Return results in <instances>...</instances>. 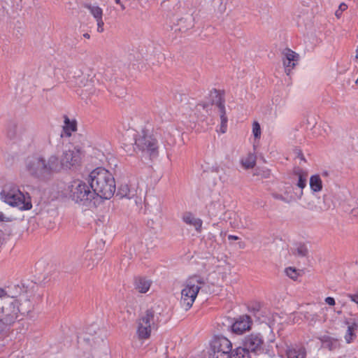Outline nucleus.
<instances>
[{
    "instance_id": "obj_1",
    "label": "nucleus",
    "mask_w": 358,
    "mask_h": 358,
    "mask_svg": "<svg viewBox=\"0 0 358 358\" xmlns=\"http://www.w3.org/2000/svg\"><path fill=\"white\" fill-rule=\"evenodd\" d=\"M25 169L31 177L46 181L61 171V165L59 164V158L55 155L48 158L36 155L26 159Z\"/></svg>"
},
{
    "instance_id": "obj_2",
    "label": "nucleus",
    "mask_w": 358,
    "mask_h": 358,
    "mask_svg": "<svg viewBox=\"0 0 358 358\" xmlns=\"http://www.w3.org/2000/svg\"><path fill=\"white\" fill-rule=\"evenodd\" d=\"M90 183L94 195L109 199L115 192L116 185L113 174L102 167H98L90 174Z\"/></svg>"
},
{
    "instance_id": "obj_3",
    "label": "nucleus",
    "mask_w": 358,
    "mask_h": 358,
    "mask_svg": "<svg viewBox=\"0 0 358 358\" xmlns=\"http://www.w3.org/2000/svg\"><path fill=\"white\" fill-rule=\"evenodd\" d=\"M3 201L20 210H27L32 208L31 198L28 193L24 194L14 185H6L0 193Z\"/></svg>"
},
{
    "instance_id": "obj_4",
    "label": "nucleus",
    "mask_w": 358,
    "mask_h": 358,
    "mask_svg": "<svg viewBox=\"0 0 358 358\" xmlns=\"http://www.w3.org/2000/svg\"><path fill=\"white\" fill-rule=\"evenodd\" d=\"M204 284V280L200 275H193L187 279L181 290L180 301L185 310H188L192 306L200 289Z\"/></svg>"
},
{
    "instance_id": "obj_5",
    "label": "nucleus",
    "mask_w": 358,
    "mask_h": 358,
    "mask_svg": "<svg viewBox=\"0 0 358 358\" xmlns=\"http://www.w3.org/2000/svg\"><path fill=\"white\" fill-rule=\"evenodd\" d=\"M210 358H231L232 344L224 336L215 337L210 343Z\"/></svg>"
},
{
    "instance_id": "obj_6",
    "label": "nucleus",
    "mask_w": 358,
    "mask_h": 358,
    "mask_svg": "<svg viewBox=\"0 0 358 358\" xmlns=\"http://www.w3.org/2000/svg\"><path fill=\"white\" fill-rule=\"evenodd\" d=\"M69 188L71 196L76 203H85L94 198V192L91 190L90 185L81 180L73 181Z\"/></svg>"
},
{
    "instance_id": "obj_7",
    "label": "nucleus",
    "mask_w": 358,
    "mask_h": 358,
    "mask_svg": "<svg viewBox=\"0 0 358 358\" xmlns=\"http://www.w3.org/2000/svg\"><path fill=\"white\" fill-rule=\"evenodd\" d=\"M135 145L140 150L147 152L150 155H155L157 152V140L148 131L142 130L137 134Z\"/></svg>"
},
{
    "instance_id": "obj_8",
    "label": "nucleus",
    "mask_w": 358,
    "mask_h": 358,
    "mask_svg": "<svg viewBox=\"0 0 358 358\" xmlns=\"http://www.w3.org/2000/svg\"><path fill=\"white\" fill-rule=\"evenodd\" d=\"M19 312V308L15 300L10 299L9 302L1 308L0 322L6 326L13 324L17 319Z\"/></svg>"
},
{
    "instance_id": "obj_9",
    "label": "nucleus",
    "mask_w": 358,
    "mask_h": 358,
    "mask_svg": "<svg viewBox=\"0 0 358 358\" xmlns=\"http://www.w3.org/2000/svg\"><path fill=\"white\" fill-rule=\"evenodd\" d=\"M81 159L80 150L79 148L74 147L73 149L64 150L59 159V164L62 169H71L78 165Z\"/></svg>"
},
{
    "instance_id": "obj_10",
    "label": "nucleus",
    "mask_w": 358,
    "mask_h": 358,
    "mask_svg": "<svg viewBox=\"0 0 358 358\" xmlns=\"http://www.w3.org/2000/svg\"><path fill=\"white\" fill-rule=\"evenodd\" d=\"M243 346L252 355H257L263 352L264 339L260 334H251L244 338Z\"/></svg>"
},
{
    "instance_id": "obj_11",
    "label": "nucleus",
    "mask_w": 358,
    "mask_h": 358,
    "mask_svg": "<svg viewBox=\"0 0 358 358\" xmlns=\"http://www.w3.org/2000/svg\"><path fill=\"white\" fill-rule=\"evenodd\" d=\"M7 136L10 140L23 141L29 136L28 127L22 123L11 122L8 126Z\"/></svg>"
},
{
    "instance_id": "obj_12",
    "label": "nucleus",
    "mask_w": 358,
    "mask_h": 358,
    "mask_svg": "<svg viewBox=\"0 0 358 358\" xmlns=\"http://www.w3.org/2000/svg\"><path fill=\"white\" fill-rule=\"evenodd\" d=\"M305 204L303 207L310 211L321 213L327 210L330 208L328 199L326 196H323L322 201L320 198L317 199L313 198H307L304 200Z\"/></svg>"
},
{
    "instance_id": "obj_13",
    "label": "nucleus",
    "mask_w": 358,
    "mask_h": 358,
    "mask_svg": "<svg viewBox=\"0 0 358 358\" xmlns=\"http://www.w3.org/2000/svg\"><path fill=\"white\" fill-rule=\"evenodd\" d=\"M252 321L251 317L247 315L238 317L231 325L232 331L236 334H243L251 328Z\"/></svg>"
},
{
    "instance_id": "obj_14",
    "label": "nucleus",
    "mask_w": 358,
    "mask_h": 358,
    "mask_svg": "<svg viewBox=\"0 0 358 358\" xmlns=\"http://www.w3.org/2000/svg\"><path fill=\"white\" fill-rule=\"evenodd\" d=\"M283 65L287 75H289L292 69L296 66V62L299 60V56L293 50L287 48L283 52Z\"/></svg>"
},
{
    "instance_id": "obj_15",
    "label": "nucleus",
    "mask_w": 358,
    "mask_h": 358,
    "mask_svg": "<svg viewBox=\"0 0 358 358\" xmlns=\"http://www.w3.org/2000/svg\"><path fill=\"white\" fill-rule=\"evenodd\" d=\"M294 175L297 177L296 185L301 189L299 193L296 194V197L298 199H301L303 195V189L307 185L308 172L307 171L297 168L294 170Z\"/></svg>"
},
{
    "instance_id": "obj_16",
    "label": "nucleus",
    "mask_w": 358,
    "mask_h": 358,
    "mask_svg": "<svg viewBox=\"0 0 358 358\" xmlns=\"http://www.w3.org/2000/svg\"><path fill=\"white\" fill-rule=\"evenodd\" d=\"M287 358H306V350L302 345L294 344L286 346Z\"/></svg>"
},
{
    "instance_id": "obj_17",
    "label": "nucleus",
    "mask_w": 358,
    "mask_h": 358,
    "mask_svg": "<svg viewBox=\"0 0 358 358\" xmlns=\"http://www.w3.org/2000/svg\"><path fill=\"white\" fill-rule=\"evenodd\" d=\"M182 219L187 224L194 227L197 232L201 231L203 221L200 218L196 217L192 213H185Z\"/></svg>"
},
{
    "instance_id": "obj_18",
    "label": "nucleus",
    "mask_w": 358,
    "mask_h": 358,
    "mask_svg": "<svg viewBox=\"0 0 358 358\" xmlns=\"http://www.w3.org/2000/svg\"><path fill=\"white\" fill-rule=\"evenodd\" d=\"M100 330L96 327V326L92 325L91 327L87 329V331L85 334L84 337V340L91 345H94L96 343H99V341H103V338L99 335L98 336H94L93 333L95 334H98Z\"/></svg>"
},
{
    "instance_id": "obj_19",
    "label": "nucleus",
    "mask_w": 358,
    "mask_h": 358,
    "mask_svg": "<svg viewBox=\"0 0 358 358\" xmlns=\"http://www.w3.org/2000/svg\"><path fill=\"white\" fill-rule=\"evenodd\" d=\"M64 124L62 136L70 137L72 132L77 130V122L76 120H70L67 115H64Z\"/></svg>"
},
{
    "instance_id": "obj_20",
    "label": "nucleus",
    "mask_w": 358,
    "mask_h": 358,
    "mask_svg": "<svg viewBox=\"0 0 358 358\" xmlns=\"http://www.w3.org/2000/svg\"><path fill=\"white\" fill-rule=\"evenodd\" d=\"M152 282L150 280L143 277H137L134 279V288L140 293H146L150 286Z\"/></svg>"
},
{
    "instance_id": "obj_21",
    "label": "nucleus",
    "mask_w": 358,
    "mask_h": 358,
    "mask_svg": "<svg viewBox=\"0 0 358 358\" xmlns=\"http://www.w3.org/2000/svg\"><path fill=\"white\" fill-rule=\"evenodd\" d=\"M141 319L152 325L154 327H157L159 322V317L155 314V310L152 308L148 309L140 317Z\"/></svg>"
},
{
    "instance_id": "obj_22",
    "label": "nucleus",
    "mask_w": 358,
    "mask_h": 358,
    "mask_svg": "<svg viewBox=\"0 0 358 358\" xmlns=\"http://www.w3.org/2000/svg\"><path fill=\"white\" fill-rule=\"evenodd\" d=\"M217 106L220 112V119H221V125H220V131L224 134L227 130V117L226 116V111L224 101L221 99L217 103Z\"/></svg>"
},
{
    "instance_id": "obj_23",
    "label": "nucleus",
    "mask_w": 358,
    "mask_h": 358,
    "mask_svg": "<svg viewBox=\"0 0 358 358\" xmlns=\"http://www.w3.org/2000/svg\"><path fill=\"white\" fill-rule=\"evenodd\" d=\"M322 187V181L319 175L315 174L310 178V187L313 192H320Z\"/></svg>"
},
{
    "instance_id": "obj_24",
    "label": "nucleus",
    "mask_w": 358,
    "mask_h": 358,
    "mask_svg": "<svg viewBox=\"0 0 358 358\" xmlns=\"http://www.w3.org/2000/svg\"><path fill=\"white\" fill-rule=\"evenodd\" d=\"M135 195L134 192L131 190L127 184L121 185L117 192L116 196L120 198L131 199Z\"/></svg>"
},
{
    "instance_id": "obj_25",
    "label": "nucleus",
    "mask_w": 358,
    "mask_h": 358,
    "mask_svg": "<svg viewBox=\"0 0 358 358\" xmlns=\"http://www.w3.org/2000/svg\"><path fill=\"white\" fill-rule=\"evenodd\" d=\"M252 353L243 346L238 347L231 352V358H252Z\"/></svg>"
},
{
    "instance_id": "obj_26",
    "label": "nucleus",
    "mask_w": 358,
    "mask_h": 358,
    "mask_svg": "<svg viewBox=\"0 0 358 358\" xmlns=\"http://www.w3.org/2000/svg\"><path fill=\"white\" fill-rule=\"evenodd\" d=\"M84 7L89 10L90 13L95 20L103 17V10L99 6L85 3Z\"/></svg>"
},
{
    "instance_id": "obj_27",
    "label": "nucleus",
    "mask_w": 358,
    "mask_h": 358,
    "mask_svg": "<svg viewBox=\"0 0 358 358\" xmlns=\"http://www.w3.org/2000/svg\"><path fill=\"white\" fill-rule=\"evenodd\" d=\"M152 329L148 328L142 324H138L137 326V336L139 339L145 340L150 338Z\"/></svg>"
},
{
    "instance_id": "obj_28",
    "label": "nucleus",
    "mask_w": 358,
    "mask_h": 358,
    "mask_svg": "<svg viewBox=\"0 0 358 358\" xmlns=\"http://www.w3.org/2000/svg\"><path fill=\"white\" fill-rule=\"evenodd\" d=\"M95 259L93 258L92 252H87L84 254V261L83 266L87 269H92L96 265Z\"/></svg>"
},
{
    "instance_id": "obj_29",
    "label": "nucleus",
    "mask_w": 358,
    "mask_h": 358,
    "mask_svg": "<svg viewBox=\"0 0 358 358\" xmlns=\"http://www.w3.org/2000/svg\"><path fill=\"white\" fill-rule=\"evenodd\" d=\"M243 166L246 169H252L256 164V157L253 154H248V156L241 160Z\"/></svg>"
},
{
    "instance_id": "obj_30",
    "label": "nucleus",
    "mask_w": 358,
    "mask_h": 358,
    "mask_svg": "<svg viewBox=\"0 0 358 358\" xmlns=\"http://www.w3.org/2000/svg\"><path fill=\"white\" fill-rule=\"evenodd\" d=\"M356 329L357 325L355 324L348 326L347 334L345 336V341L348 343H350L352 340V336H354V332Z\"/></svg>"
},
{
    "instance_id": "obj_31",
    "label": "nucleus",
    "mask_w": 358,
    "mask_h": 358,
    "mask_svg": "<svg viewBox=\"0 0 358 358\" xmlns=\"http://www.w3.org/2000/svg\"><path fill=\"white\" fill-rule=\"evenodd\" d=\"M285 273L289 278L294 280H296L299 275L298 271L294 267L286 268Z\"/></svg>"
},
{
    "instance_id": "obj_32",
    "label": "nucleus",
    "mask_w": 358,
    "mask_h": 358,
    "mask_svg": "<svg viewBox=\"0 0 358 358\" xmlns=\"http://www.w3.org/2000/svg\"><path fill=\"white\" fill-rule=\"evenodd\" d=\"M252 134L255 139H259L261 137V127L258 122L255 121L252 124Z\"/></svg>"
},
{
    "instance_id": "obj_33",
    "label": "nucleus",
    "mask_w": 358,
    "mask_h": 358,
    "mask_svg": "<svg viewBox=\"0 0 358 358\" xmlns=\"http://www.w3.org/2000/svg\"><path fill=\"white\" fill-rule=\"evenodd\" d=\"M307 253L308 250L304 244H299V245H297L295 254L301 257H305L307 255Z\"/></svg>"
},
{
    "instance_id": "obj_34",
    "label": "nucleus",
    "mask_w": 358,
    "mask_h": 358,
    "mask_svg": "<svg viewBox=\"0 0 358 358\" xmlns=\"http://www.w3.org/2000/svg\"><path fill=\"white\" fill-rule=\"evenodd\" d=\"M97 24V31L99 33H102L104 31V22L103 20V17L96 20Z\"/></svg>"
},
{
    "instance_id": "obj_35",
    "label": "nucleus",
    "mask_w": 358,
    "mask_h": 358,
    "mask_svg": "<svg viewBox=\"0 0 358 358\" xmlns=\"http://www.w3.org/2000/svg\"><path fill=\"white\" fill-rule=\"evenodd\" d=\"M271 195H272L273 198H274L275 199L280 200V201H285L286 203H289L291 201V200L286 199L282 194H278L277 192H273L271 194Z\"/></svg>"
},
{
    "instance_id": "obj_36",
    "label": "nucleus",
    "mask_w": 358,
    "mask_h": 358,
    "mask_svg": "<svg viewBox=\"0 0 358 358\" xmlns=\"http://www.w3.org/2000/svg\"><path fill=\"white\" fill-rule=\"evenodd\" d=\"M137 324H142V325L145 326V327H147L148 328H150V329H154L155 328L154 327H152V325L149 324L148 323H147L146 322H145L143 320L141 319L140 317L138 320Z\"/></svg>"
},
{
    "instance_id": "obj_37",
    "label": "nucleus",
    "mask_w": 358,
    "mask_h": 358,
    "mask_svg": "<svg viewBox=\"0 0 358 358\" xmlns=\"http://www.w3.org/2000/svg\"><path fill=\"white\" fill-rule=\"evenodd\" d=\"M325 302L329 306L335 305V300L334 298L328 296L325 299Z\"/></svg>"
},
{
    "instance_id": "obj_38",
    "label": "nucleus",
    "mask_w": 358,
    "mask_h": 358,
    "mask_svg": "<svg viewBox=\"0 0 358 358\" xmlns=\"http://www.w3.org/2000/svg\"><path fill=\"white\" fill-rule=\"evenodd\" d=\"M11 220L9 217L4 216L3 213L0 212V222H10Z\"/></svg>"
},
{
    "instance_id": "obj_39",
    "label": "nucleus",
    "mask_w": 358,
    "mask_h": 358,
    "mask_svg": "<svg viewBox=\"0 0 358 358\" xmlns=\"http://www.w3.org/2000/svg\"><path fill=\"white\" fill-rule=\"evenodd\" d=\"M351 215L352 217L358 218V208L352 209L351 211Z\"/></svg>"
},
{
    "instance_id": "obj_40",
    "label": "nucleus",
    "mask_w": 358,
    "mask_h": 358,
    "mask_svg": "<svg viewBox=\"0 0 358 358\" xmlns=\"http://www.w3.org/2000/svg\"><path fill=\"white\" fill-rule=\"evenodd\" d=\"M351 299L353 301L358 303V293L357 294H354L351 296Z\"/></svg>"
},
{
    "instance_id": "obj_41",
    "label": "nucleus",
    "mask_w": 358,
    "mask_h": 358,
    "mask_svg": "<svg viewBox=\"0 0 358 358\" xmlns=\"http://www.w3.org/2000/svg\"><path fill=\"white\" fill-rule=\"evenodd\" d=\"M228 239L229 240H234V241H236L238 239H239V238L236 236H234V235H229L228 236Z\"/></svg>"
},
{
    "instance_id": "obj_42",
    "label": "nucleus",
    "mask_w": 358,
    "mask_h": 358,
    "mask_svg": "<svg viewBox=\"0 0 358 358\" xmlns=\"http://www.w3.org/2000/svg\"><path fill=\"white\" fill-rule=\"evenodd\" d=\"M348 8V6L345 4V3H341L339 6V8L341 10H345V9H347Z\"/></svg>"
},
{
    "instance_id": "obj_43",
    "label": "nucleus",
    "mask_w": 358,
    "mask_h": 358,
    "mask_svg": "<svg viewBox=\"0 0 358 358\" xmlns=\"http://www.w3.org/2000/svg\"><path fill=\"white\" fill-rule=\"evenodd\" d=\"M6 295V292L3 289L0 288V298Z\"/></svg>"
},
{
    "instance_id": "obj_44",
    "label": "nucleus",
    "mask_w": 358,
    "mask_h": 358,
    "mask_svg": "<svg viewBox=\"0 0 358 358\" xmlns=\"http://www.w3.org/2000/svg\"><path fill=\"white\" fill-rule=\"evenodd\" d=\"M298 157H299V158H300V159H301V160H302V161H303V162H305V161H306V160H305V158H304V156H303V155L301 153V152H299L298 153Z\"/></svg>"
},
{
    "instance_id": "obj_45",
    "label": "nucleus",
    "mask_w": 358,
    "mask_h": 358,
    "mask_svg": "<svg viewBox=\"0 0 358 358\" xmlns=\"http://www.w3.org/2000/svg\"><path fill=\"white\" fill-rule=\"evenodd\" d=\"M83 36L86 38H90V35L88 34V33H85L83 34Z\"/></svg>"
},
{
    "instance_id": "obj_46",
    "label": "nucleus",
    "mask_w": 358,
    "mask_h": 358,
    "mask_svg": "<svg viewBox=\"0 0 358 358\" xmlns=\"http://www.w3.org/2000/svg\"><path fill=\"white\" fill-rule=\"evenodd\" d=\"M122 8V10H124L125 9V7L124 6V4H122L121 2H120V4H119Z\"/></svg>"
},
{
    "instance_id": "obj_47",
    "label": "nucleus",
    "mask_w": 358,
    "mask_h": 358,
    "mask_svg": "<svg viewBox=\"0 0 358 358\" xmlns=\"http://www.w3.org/2000/svg\"><path fill=\"white\" fill-rule=\"evenodd\" d=\"M115 3L117 4H120L121 1L120 0H115Z\"/></svg>"
},
{
    "instance_id": "obj_48",
    "label": "nucleus",
    "mask_w": 358,
    "mask_h": 358,
    "mask_svg": "<svg viewBox=\"0 0 358 358\" xmlns=\"http://www.w3.org/2000/svg\"><path fill=\"white\" fill-rule=\"evenodd\" d=\"M357 57H358V45H357Z\"/></svg>"
},
{
    "instance_id": "obj_49",
    "label": "nucleus",
    "mask_w": 358,
    "mask_h": 358,
    "mask_svg": "<svg viewBox=\"0 0 358 358\" xmlns=\"http://www.w3.org/2000/svg\"><path fill=\"white\" fill-rule=\"evenodd\" d=\"M356 83H357V85H358V78H357V81H356Z\"/></svg>"
},
{
    "instance_id": "obj_50",
    "label": "nucleus",
    "mask_w": 358,
    "mask_h": 358,
    "mask_svg": "<svg viewBox=\"0 0 358 358\" xmlns=\"http://www.w3.org/2000/svg\"><path fill=\"white\" fill-rule=\"evenodd\" d=\"M87 358H92L90 355H87Z\"/></svg>"
}]
</instances>
